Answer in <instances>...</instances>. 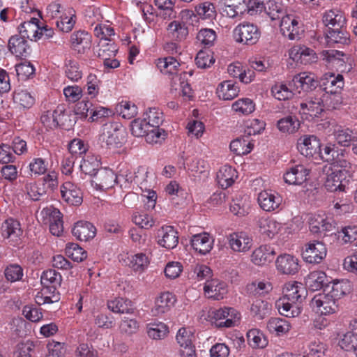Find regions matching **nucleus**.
I'll return each mask as SVG.
<instances>
[{"label": "nucleus", "instance_id": "nucleus-43", "mask_svg": "<svg viewBox=\"0 0 357 357\" xmlns=\"http://www.w3.org/2000/svg\"><path fill=\"white\" fill-rule=\"evenodd\" d=\"M1 230L2 236L7 238H17L22 234L20 222L12 218L8 219L3 222Z\"/></svg>", "mask_w": 357, "mask_h": 357}, {"label": "nucleus", "instance_id": "nucleus-34", "mask_svg": "<svg viewBox=\"0 0 357 357\" xmlns=\"http://www.w3.org/2000/svg\"><path fill=\"white\" fill-rule=\"evenodd\" d=\"M40 21L37 18H31L29 21L24 22L19 26L21 36L36 41L40 39L38 31L40 30Z\"/></svg>", "mask_w": 357, "mask_h": 357}, {"label": "nucleus", "instance_id": "nucleus-59", "mask_svg": "<svg viewBox=\"0 0 357 357\" xmlns=\"http://www.w3.org/2000/svg\"><path fill=\"white\" fill-rule=\"evenodd\" d=\"M253 148V144L247 139L238 138L230 144V149L236 155H245L249 153Z\"/></svg>", "mask_w": 357, "mask_h": 357}, {"label": "nucleus", "instance_id": "nucleus-52", "mask_svg": "<svg viewBox=\"0 0 357 357\" xmlns=\"http://www.w3.org/2000/svg\"><path fill=\"white\" fill-rule=\"evenodd\" d=\"M107 307L114 313H130L132 310L131 301L123 298H116L109 301Z\"/></svg>", "mask_w": 357, "mask_h": 357}, {"label": "nucleus", "instance_id": "nucleus-5", "mask_svg": "<svg viewBox=\"0 0 357 357\" xmlns=\"http://www.w3.org/2000/svg\"><path fill=\"white\" fill-rule=\"evenodd\" d=\"M132 182V176L120 174L116 175L113 171L107 169H100L90 180L91 186L97 190H105L111 188L115 183Z\"/></svg>", "mask_w": 357, "mask_h": 357}, {"label": "nucleus", "instance_id": "nucleus-63", "mask_svg": "<svg viewBox=\"0 0 357 357\" xmlns=\"http://www.w3.org/2000/svg\"><path fill=\"white\" fill-rule=\"evenodd\" d=\"M351 291V284L348 280L336 281L333 283L330 294L338 302V300Z\"/></svg>", "mask_w": 357, "mask_h": 357}, {"label": "nucleus", "instance_id": "nucleus-15", "mask_svg": "<svg viewBox=\"0 0 357 357\" xmlns=\"http://www.w3.org/2000/svg\"><path fill=\"white\" fill-rule=\"evenodd\" d=\"M310 305L317 313L324 315L335 313L338 309L337 301L329 293L314 296Z\"/></svg>", "mask_w": 357, "mask_h": 357}, {"label": "nucleus", "instance_id": "nucleus-56", "mask_svg": "<svg viewBox=\"0 0 357 357\" xmlns=\"http://www.w3.org/2000/svg\"><path fill=\"white\" fill-rule=\"evenodd\" d=\"M326 281V275L322 271H313L306 278V284L312 291H317L323 287Z\"/></svg>", "mask_w": 357, "mask_h": 357}, {"label": "nucleus", "instance_id": "nucleus-28", "mask_svg": "<svg viewBox=\"0 0 357 357\" xmlns=\"http://www.w3.org/2000/svg\"><path fill=\"white\" fill-rule=\"evenodd\" d=\"M205 296L214 300L222 299L227 293V284L218 279L207 280L204 287Z\"/></svg>", "mask_w": 357, "mask_h": 357}, {"label": "nucleus", "instance_id": "nucleus-39", "mask_svg": "<svg viewBox=\"0 0 357 357\" xmlns=\"http://www.w3.org/2000/svg\"><path fill=\"white\" fill-rule=\"evenodd\" d=\"M320 59L325 61L326 65L343 66L345 64V54L335 50H323L320 52Z\"/></svg>", "mask_w": 357, "mask_h": 357}, {"label": "nucleus", "instance_id": "nucleus-1", "mask_svg": "<svg viewBox=\"0 0 357 357\" xmlns=\"http://www.w3.org/2000/svg\"><path fill=\"white\" fill-rule=\"evenodd\" d=\"M324 154L326 160L333 161L329 166H325L323 170L325 188L331 192L344 191L345 185L343 183L352 176L356 166L345 158L344 150H337L334 144L326 146Z\"/></svg>", "mask_w": 357, "mask_h": 357}, {"label": "nucleus", "instance_id": "nucleus-37", "mask_svg": "<svg viewBox=\"0 0 357 357\" xmlns=\"http://www.w3.org/2000/svg\"><path fill=\"white\" fill-rule=\"evenodd\" d=\"M168 35L174 40L183 41L186 39L188 36V29L185 24L183 22L172 21L167 27Z\"/></svg>", "mask_w": 357, "mask_h": 357}, {"label": "nucleus", "instance_id": "nucleus-17", "mask_svg": "<svg viewBox=\"0 0 357 357\" xmlns=\"http://www.w3.org/2000/svg\"><path fill=\"white\" fill-rule=\"evenodd\" d=\"M326 245L320 241H313L307 243L303 251V259L310 264H319L326 256Z\"/></svg>", "mask_w": 357, "mask_h": 357}, {"label": "nucleus", "instance_id": "nucleus-9", "mask_svg": "<svg viewBox=\"0 0 357 357\" xmlns=\"http://www.w3.org/2000/svg\"><path fill=\"white\" fill-rule=\"evenodd\" d=\"M297 148L299 152L307 158L314 159L325 158L324 152L321 151V143L314 135H303L298 139Z\"/></svg>", "mask_w": 357, "mask_h": 357}, {"label": "nucleus", "instance_id": "nucleus-61", "mask_svg": "<svg viewBox=\"0 0 357 357\" xmlns=\"http://www.w3.org/2000/svg\"><path fill=\"white\" fill-rule=\"evenodd\" d=\"M248 344L252 348H264L267 345V340L264 334L258 329H251L247 333Z\"/></svg>", "mask_w": 357, "mask_h": 357}, {"label": "nucleus", "instance_id": "nucleus-4", "mask_svg": "<svg viewBox=\"0 0 357 357\" xmlns=\"http://www.w3.org/2000/svg\"><path fill=\"white\" fill-rule=\"evenodd\" d=\"M99 139L107 149L121 147L126 141V130L119 123H106L102 127Z\"/></svg>", "mask_w": 357, "mask_h": 357}, {"label": "nucleus", "instance_id": "nucleus-11", "mask_svg": "<svg viewBox=\"0 0 357 357\" xmlns=\"http://www.w3.org/2000/svg\"><path fill=\"white\" fill-rule=\"evenodd\" d=\"M8 49L13 54L17 57L24 59V61L17 63L14 67H33L30 61H27L25 58L31 53V48L28 44V41L22 36L15 35L10 38L8 40Z\"/></svg>", "mask_w": 357, "mask_h": 357}, {"label": "nucleus", "instance_id": "nucleus-8", "mask_svg": "<svg viewBox=\"0 0 357 357\" xmlns=\"http://www.w3.org/2000/svg\"><path fill=\"white\" fill-rule=\"evenodd\" d=\"M261 32L258 26L248 22L237 25L233 31V36L237 43L252 45L259 40Z\"/></svg>", "mask_w": 357, "mask_h": 357}, {"label": "nucleus", "instance_id": "nucleus-25", "mask_svg": "<svg viewBox=\"0 0 357 357\" xmlns=\"http://www.w3.org/2000/svg\"><path fill=\"white\" fill-rule=\"evenodd\" d=\"M223 13L230 18L242 15L247 10L245 0H219Z\"/></svg>", "mask_w": 357, "mask_h": 357}, {"label": "nucleus", "instance_id": "nucleus-6", "mask_svg": "<svg viewBox=\"0 0 357 357\" xmlns=\"http://www.w3.org/2000/svg\"><path fill=\"white\" fill-rule=\"evenodd\" d=\"M161 73L165 75H169L172 77L171 91L174 93L175 96H181L186 98H190L192 96V89L187 82L186 72H179L178 68H162ZM193 71L190 70L188 73L190 76L192 75Z\"/></svg>", "mask_w": 357, "mask_h": 357}, {"label": "nucleus", "instance_id": "nucleus-18", "mask_svg": "<svg viewBox=\"0 0 357 357\" xmlns=\"http://www.w3.org/2000/svg\"><path fill=\"white\" fill-rule=\"evenodd\" d=\"M255 224L259 232L269 238H273L282 229L280 222L266 215L256 217Z\"/></svg>", "mask_w": 357, "mask_h": 357}, {"label": "nucleus", "instance_id": "nucleus-26", "mask_svg": "<svg viewBox=\"0 0 357 357\" xmlns=\"http://www.w3.org/2000/svg\"><path fill=\"white\" fill-rule=\"evenodd\" d=\"M230 248L238 252H246L252 247V238L245 232H234L227 236Z\"/></svg>", "mask_w": 357, "mask_h": 357}, {"label": "nucleus", "instance_id": "nucleus-38", "mask_svg": "<svg viewBox=\"0 0 357 357\" xmlns=\"http://www.w3.org/2000/svg\"><path fill=\"white\" fill-rule=\"evenodd\" d=\"M56 25L63 32H70L74 27L76 22L75 11L73 8L64 10V13L59 16Z\"/></svg>", "mask_w": 357, "mask_h": 357}, {"label": "nucleus", "instance_id": "nucleus-40", "mask_svg": "<svg viewBox=\"0 0 357 357\" xmlns=\"http://www.w3.org/2000/svg\"><path fill=\"white\" fill-rule=\"evenodd\" d=\"M266 327L271 333L280 336L289 332L291 325L284 319L272 317L268 321Z\"/></svg>", "mask_w": 357, "mask_h": 357}, {"label": "nucleus", "instance_id": "nucleus-51", "mask_svg": "<svg viewBox=\"0 0 357 357\" xmlns=\"http://www.w3.org/2000/svg\"><path fill=\"white\" fill-rule=\"evenodd\" d=\"M277 127L283 133L291 134L299 129L300 123L296 117L287 116L278 121Z\"/></svg>", "mask_w": 357, "mask_h": 357}, {"label": "nucleus", "instance_id": "nucleus-21", "mask_svg": "<svg viewBox=\"0 0 357 357\" xmlns=\"http://www.w3.org/2000/svg\"><path fill=\"white\" fill-rule=\"evenodd\" d=\"M321 86L325 91L321 94L328 99V94L339 93L344 86V78L340 74L326 73L320 81Z\"/></svg>", "mask_w": 357, "mask_h": 357}, {"label": "nucleus", "instance_id": "nucleus-10", "mask_svg": "<svg viewBox=\"0 0 357 357\" xmlns=\"http://www.w3.org/2000/svg\"><path fill=\"white\" fill-rule=\"evenodd\" d=\"M327 98L321 94H316L314 96L308 97L300 105L299 113L304 116L305 119L319 117L324 111L325 102Z\"/></svg>", "mask_w": 357, "mask_h": 357}, {"label": "nucleus", "instance_id": "nucleus-48", "mask_svg": "<svg viewBox=\"0 0 357 357\" xmlns=\"http://www.w3.org/2000/svg\"><path fill=\"white\" fill-rule=\"evenodd\" d=\"M309 223L310 230L313 233L331 231L333 229V225L324 215H314L311 217Z\"/></svg>", "mask_w": 357, "mask_h": 357}, {"label": "nucleus", "instance_id": "nucleus-20", "mask_svg": "<svg viewBox=\"0 0 357 357\" xmlns=\"http://www.w3.org/2000/svg\"><path fill=\"white\" fill-rule=\"evenodd\" d=\"M275 266L278 273L287 275H294L300 269L298 259L289 254L278 256L275 260Z\"/></svg>", "mask_w": 357, "mask_h": 357}, {"label": "nucleus", "instance_id": "nucleus-62", "mask_svg": "<svg viewBox=\"0 0 357 357\" xmlns=\"http://www.w3.org/2000/svg\"><path fill=\"white\" fill-rule=\"evenodd\" d=\"M144 119L151 128H157L159 127L163 121V114L159 109L155 107L149 108L144 114Z\"/></svg>", "mask_w": 357, "mask_h": 357}, {"label": "nucleus", "instance_id": "nucleus-36", "mask_svg": "<svg viewBox=\"0 0 357 357\" xmlns=\"http://www.w3.org/2000/svg\"><path fill=\"white\" fill-rule=\"evenodd\" d=\"M236 177V170L229 165L221 167L216 176L218 183L222 188L231 186Z\"/></svg>", "mask_w": 357, "mask_h": 357}, {"label": "nucleus", "instance_id": "nucleus-33", "mask_svg": "<svg viewBox=\"0 0 357 357\" xmlns=\"http://www.w3.org/2000/svg\"><path fill=\"white\" fill-rule=\"evenodd\" d=\"M176 301L174 296L169 292L162 293L157 297L152 313L155 316L162 314L170 310Z\"/></svg>", "mask_w": 357, "mask_h": 357}, {"label": "nucleus", "instance_id": "nucleus-14", "mask_svg": "<svg viewBox=\"0 0 357 357\" xmlns=\"http://www.w3.org/2000/svg\"><path fill=\"white\" fill-rule=\"evenodd\" d=\"M40 215L44 224H49L51 234L60 236L63 232V225L61 213L53 207L43 208Z\"/></svg>", "mask_w": 357, "mask_h": 357}, {"label": "nucleus", "instance_id": "nucleus-2", "mask_svg": "<svg viewBox=\"0 0 357 357\" xmlns=\"http://www.w3.org/2000/svg\"><path fill=\"white\" fill-rule=\"evenodd\" d=\"M284 296L275 303L279 313L287 317H296L302 311V303L307 296L303 284L296 281L286 283Z\"/></svg>", "mask_w": 357, "mask_h": 357}, {"label": "nucleus", "instance_id": "nucleus-7", "mask_svg": "<svg viewBox=\"0 0 357 357\" xmlns=\"http://www.w3.org/2000/svg\"><path fill=\"white\" fill-rule=\"evenodd\" d=\"M212 324L218 328H231L240 319L239 313L232 307L212 310L208 315Z\"/></svg>", "mask_w": 357, "mask_h": 357}, {"label": "nucleus", "instance_id": "nucleus-12", "mask_svg": "<svg viewBox=\"0 0 357 357\" xmlns=\"http://www.w3.org/2000/svg\"><path fill=\"white\" fill-rule=\"evenodd\" d=\"M280 31L289 40H298L303 31L299 17L294 14H286L281 18Z\"/></svg>", "mask_w": 357, "mask_h": 357}, {"label": "nucleus", "instance_id": "nucleus-60", "mask_svg": "<svg viewBox=\"0 0 357 357\" xmlns=\"http://www.w3.org/2000/svg\"><path fill=\"white\" fill-rule=\"evenodd\" d=\"M40 280L43 286L54 287L56 289L61 283V276L55 270L50 269L43 273Z\"/></svg>", "mask_w": 357, "mask_h": 357}, {"label": "nucleus", "instance_id": "nucleus-53", "mask_svg": "<svg viewBox=\"0 0 357 357\" xmlns=\"http://www.w3.org/2000/svg\"><path fill=\"white\" fill-rule=\"evenodd\" d=\"M292 83L295 86L299 84L300 86L304 90H308L315 87L317 82L314 75L304 72L295 75L292 79Z\"/></svg>", "mask_w": 357, "mask_h": 357}, {"label": "nucleus", "instance_id": "nucleus-57", "mask_svg": "<svg viewBox=\"0 0 357 357\" xmlns=\"http://www.w3.org/2000/svg\"><path fill=\"white\" fill-rule=\"evenodd\" d=\"M271 311V305L263 300L256 299L250 306V313L259 319H263Z\"/></svg>", "mask_w": 357, "mask_h": 357}, {"label": "nucleus", "instance_id": "nucleus-54", "mask_svg": "<svg viewBox=\"0 0 357 357\" xmlns=\"http://www.w3.org/2000/svg\"><path fill=\"white\" fill-rule=\"evenodd\" d=\"M271 92L275 99L280 101L289 100L294 96L291 84H289V86L284 83L275 84L271 87Z\"/></svg>", "mask_w": 357, "mask_h": 357}, {"label": "nucleus", "instance_id": "nucleus-29", "mask_svg": "<svg viewBox=\"0 0 357 357\" xmlns=\"http://www.w3.org/2000/svg\"><path fill=\"white\" fill-rule=\"evenodd\" d=\"M158 244L167 249L174 248L178 243L177 231L172 226H163L158 231Z\"/></svg>", "mask_w": 357, "mask_h": 357}, {"label": "nucleus", "instance_id": "nucleus-49", "mask_svg": "<svg viewBox=\"0 0 357 357\" xmlns=\"http://www.w3.org/2000/svg\"><path fill=\"white\" fill-rule=\"evenodd\" d=\"M148 336L153 340L165 338L169 332L168 327L162 322H151L147 324Z\"/></svg>", "mask_w": 357, "mask_h": 357}, {"label": "nucleus", "instance_id": "nucleus-46", "mask_svg": "<svg viewBox=\"0 0 357 357\" xmlns=\"http://www.w3.org/2000/svg\"><path fill=\"white\" fill-rule=\"evenodd\" d=\"M231 109L238 115H249L255 112L256 105L252 99L243 98L235 101Z\"/></svg>", "mask_w": 357, "mask_h": 357}, {"label": "nucleus", "instance_id": "nucleus-64", "mask_svg": "<svg viewBox=\"0 0 357 357\" xmlns=\"http://www.w3.org/2000/svg\"><path fill=\"white\" fill-rule=\"evenodd\" d=\"M336 236L341 243H351L357 240V226L345 227Z\"/></svg>", "mask_w": 357, "mask_h": 357}, {"label": "nucleus", "instance_id": "nucleus-3", "mask_svg": "<svg viewBox=\"0 0 357 357\" xmlns=\"http://www.w3.org/2000/svg\"><path fill=\"white\" fill-rule=\"evenodd\" d=\"M94 36L99 38L98 56L103 60L104 67H119L120 62L114 59L117 47L112 39L115 34L111 25L98 24L94 28Z\"/></svg>", "mask_w": 357, "mask_h": 357}, {"label": "nucleus", "instance_id": "nucleus-42", "mask_svg": "<svg viewBox=\"0 0 357 357\" xmlns=\"http://www.w3.org/2000/svg\"><path fill=\"white\" fill-rule=\"evenodd\" d=\"M338 344L341 349L354 354L357 357V334L352 332L340 334Z\"/></svg>", "mask_w": 357, "mask_h": 357}, {"label": "nucleus", "instance_id": "nucleus-55", "mask_svg": "<svg viewBox=\"0 0 357 357\" xmlns=\"http://www.w3.org/2000/svg\"><path fill=\"white\" fill-rule=\"evenodd\" d=\"M264 10L271 20H275L284 16L285 9L281 2L268 0L264 5Z\"/></svg>", "mask_w": 357, "mask_h": 357}, {"label": "nucleus", "instance_id": "nucleus-45", "mask_svg": "<svg viewBox=\"0 0 357 357\" xmlns=\"http://www.w3.org/2000/svg\"><path fill=\"white\" fill-rule=\"evenodd\" d=\"M63 115V109L58 107L54 110H49L45 112L40 118L44 126L49 129L57 128L61 117Z\"/></svg>", "mask_w": 357, "mask_h": 357}, {"label": "nucleus", "instance_id": "nucleus-32", "mask_svg": "<svg viewBox=\"0 0 357 357\" xmlns=\"http://www.w3.org/2000/svg\"><path fill=\"white\" fill-rule=\"evenodd\" d=\"M275 255L274 248L263 245L256 248L251 255V261L257 266H264L273 261Z\"/></svg>", "mask_w": 357, "mask_h": 357}, {"label": "nucleus", "instance_id": "nucleus-41", "mask_svg": "<svg viewBox=\"0 0 357 357\" xmlns=\"http://www.w3.org/2000/svg\"><path fill=\"white\" fill-rule=\"evenodd\" d=\"M13 102L19 107L29 109L35 102V98L27 90L16 89L13 96Z\"/></svg>", "mask_w": 357, "mask_h": 357}, {"label": "nucleus", "instance_id": "nucleus-50", "mask_svg": "<svg viewBox=\"0 0 357 357\" xmlns=\"http://www.w3.org/2000/svg\"><path fill=\"white\" fill-rule=\"evenodd\" d=\"M100 160L98 157L94 155H87L79 165L81 171L91 178L100 169Z\"/></svg>", "mask_w": 357, "mask_h": 357}, {"label": "nucleus", "instance_id": "nucleus-58", "mask_svg": "<svg viewBox=\"0 0 357 357\" xmlns=\"http://www.w3.org/2000/svg\"><path fill=\"white\" fill-rule=\"evenodd\" d=\"M227 70L231 77L238 79L244 84L250 83L255 77L253 68H227Z\"/></svg>", "mask_w": 357, "mask_h": 357}, {"label": "nucleus", "instance_id": "nucleus-30", "mask_svg": "<svg viewBox=\"0 0 357 357\" xmlns=\"http://www.w3.org/2000/svg\"><path fill=\"white\" fill-rule=\"evenodd\" d=\"M190 243L194 250L205 255L212 250L214 238L208 233H202L192 236Z\"/></svg>", "mask_w": 357, "mask_h": 357}, {"label": "nucleus", "instance_id": "nucleus-44", "mask_svg": "<svg viewBox=\"0 0 357 357\" xmlns=\"http://www.w3.org/2000/svg\"><path fill=\"white\" fill-rule=\"evenodd\" d=\"M59 296L55 292L54 287H45L43 286L40 291L35 295V301L38 305L53 303L59 301Z\"/></svg>", "mask_w": 357, "mask_h": 357}, {"label": "nucleus", "instance_id": "nucleus-35", "mask_svg": "<svg viewBox=\"0 0 357 357\" xmlns=\"http://www.w3.org/2000/svg\"><path fill=\"white\" fill-rule=\"evenodd\" d=\"M239 92V87L230 80L221 82L217 88L218 96L224 100L235 98L238 96Z\"/></svg>", "mask_w": 357, "mask_h": 357}, {"label": "nucleus", "instance_id": "nucleus-22", "mask_svg": "<svg viewBox=\"0 0 357 357\" xmlns=\"http://www.w3.org/2000/svg\"><path fill=\"white\" fill-rule=\"evenodd\" d=\"M193 335L191 331L181 328L176 335V340L180 345V354L182 357H195V349L192 344Z\"/></svg>", "mask_w": 357, "mask_h": 357}, {"label": "nucleus", "instance_id": "nucleus-31", "mask_svg": "<svg viewBox=\"0 0 357 357\" xmlns=\"http://www.w3.org/2000/svg\"><path fill=\"white\" fill-rule=\"evenodd\" d=\"M72 233L77 239L87 241L95 237L96 229L91 222L80 220L75 224Z\"/></svg>", "mask_w": 357, "mask_h": 357}, {"label": "nucleus", "instance_id": "nucleus-13", "mask_svg": "<svg viewBox=\"0 0 357 357\" xmlns=\"http://www.w3.org/2000/svg\"><path fill=\"white\" fill-rule=\"evenodd\" d=\"M289 56L296 66L312 65L319 59L316 52L305 45L293 46L289 51Z\"/></svg>", "mask_w": 357, "mask_h": 357}, {"label": "nucleus", "instance_id": "nucleus-24", "mask_svg": "<svg viewBox=\"0 0 357 357\" xmlns=\"http://www.w3.org/2000/svg\"><path fill=\"white\" fill-rule=\"evenodd\" d=\"M322 22L329 30L344 27L347 24L344 13L340 9L326 10L322 15Z\"/></svg>", "mask_w": 357, "mask_h": 357}, {"label": "nucleus", "instance_id": "nucleus-16", "mask_svg": "<svg viewBox=\"0 0 357 357\" xmlns=\"http://www.w3.org/2000/svg\"><path fill=\"white\" fill-rule=\"evenodd\" d=\"M257 202L263 211L273 212L281 209L282 198L273 190H264L258 193Z\"/></svg>", "mask_w": 357, "mask_h": 357}, {"label": "nucleus", "instance_id": "nucleus-27", "mask_svg": "<svg viewBox=\"0 0 357 357\" xmlns=\"http://www.w3.org/2000/svg\"><path fill=\"white\" fill-rule=\"evenodd\" d=\"M61 197L70 205L78 206L82 202L81 190L70 181L65 182L61 187Z\"/></svg>", "mask_w": 357, "mask_h": 357}, {"label": "nucleus", "instance_id": "nucleus-19", "mask_svg": "<svg viewBox=\"0 0 357 357\" xmlns=\"http://www.w3.org/2000/svg\"><path fill=\"white\" fill-rule=\"evenodd\" d=\"M310 169L304 165H296L288 167L283 175L284 181L289 185H301L309 178Z\"/></svg>", "mask_w": 357, "mask_h": 357}, {"label": "nucleus", "instance_id": "nucleus-47", "mask_svg": "<svg viewBox=\"0 0 357 357\" xmlns=\"http://www.w3.org/2000/svg\"><path fill=\"white\" fill-rule=\"evenodd\" d=\"M334 139L336 142L342 146H349L356 136L349 129L341 126H336L333 130Z\"/></svg>", "mask_w": 357, "mask_h": 357}, {"label": "nucleus", "instance_id": "nucleus-23", "mask_svg": "<svg viewBox=\"0 0 357 357\" xmlns=\"http://www.w3.org/2000/svg\"><path fill=\"white\" fill-rule=\"evenodd\" d=\"M70 45L75 51L84 54L91 47L92 36L84 30L74 31L70 36Z\"/></svg>", "mask_w": 357, "mask_h": 357}]
</instances>
